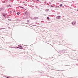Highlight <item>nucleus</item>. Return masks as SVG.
I'll return each instance as SVG.
<instances>
[{
    "mask_svg": "<svg viewBox=\"0 0 78 78\" xmlns=\"http://www.w3.org/2000/svg\"><path fill=\"white\" fill-rule=\"evenodd\" d=\"M50 6H51V7H53V8H54V6H53L51 5H50Z\"/></svg>",
    "mask_w": 78,
    "mask_h": 78,
    "instance_id": "obj_16",
    "label": "nucleus"
},
{
    "mask_svg": "<svg viewBox=\"0 0 78 78\" xmlns=\"http://www.w3.org/2000/svg\"><path fill=\"white\" fill-rule=\"evenodd\" d=\"M9 6H10V7H11V5H9Z\"/></svg>",
    "mask_w": 78,
    "mask_h": 78,
    "instance_id": "obj_27",
    "label": "nucleus"
},
{
    "mask_svg": "<svg viewBox=\"0 0 78 78\" xmlns=\"http://www.w3.org/2000/svg\"><path fill=\"white\" fill-rule=\"evenodd\" d=\"M47 20H50V17L48 16L47 17Z\"/></svg>",
    "mask_w": 78,
    "mask_h": 78,
    "instance_id": "obj_5",
    "label": "nucleus"
},
{
    "mask_svg": "<svg viewBox=\"0 0 78 78\" xmlns=\"http://www.w3.org/2000/svg\"><path fill=\"white\" fill-rule=\"evenodd\" d=\"M4 9H5V8L4 7H2L1 8H0V11H4Z\"/></svg>",
    "mask_w": 78,
    "mask_h": 78,
    "instance_id": "obj_2",
    "label": "nucleus"
},
{
    "mask_svg": "<svg viewBox=\"0 0 78 78\" xmlns=\"http://www.w3.org/2000/svg\"><path fill=\"white\" fill-rule=\"evenodd\" d=\"M12 11L11 10L9 12H10V14H11V12H12Z\"/></svg>",
    "mask_w": 78,
    "mask_h": 78,
    "instance_id": "obj_18",
    "label": "nucleus"
},
{
    "mask_svg": "<svg viewBox=\"0 0 78 78\" xmlns=\"http://www.w3.org/2000/svg\"><path fill=\"white\" fill-rule=\"evenodd\" d=\"M6 3V1H3V3Z\"/></svg>",
    "mask_w": 78,
    "mask_h": 78,
    "instance_id": "obj_17",
    "label": "nucleus"
},
{
    "mask_svg": "<svg viewBox=\"0 0 78 78\" xmlns=\"http://www.w3.org/2000/svg\"><path fill=\"white\" fill-rule=\"evenodd\" d=\"M8 20H9V19Z\"/></svg>",
    "mask_w": 78,
    "mask_h": 78,
    "instance_id": "obj_29",
    "label": "nucleus"
},
{
    "mask_svg": "<svg viewBox=\"0 0 78 78\" xmlns=\"http://www.w3.org/2000/svg\"><path fill=\"white\" fill-rule=\"evenodd\" d=\"M36 2H37V3H39V1H36Z\"/></svg>",
    "mask_w": 78,
    "mask_h": 78,
    "instance_id": "obj_22",
    "label": "nucleus"
},
{
    "mask_svg": "<svg viewBox=\"0 0 78 78\" xmlns=\"http://www.w3.org/2000/svg\"><path fill=\"white\" fill-rule=\"evenodd\" d=\"M62 6H63V5L62 4H61L59 5V6H60V7H62Z\"/></svg>",
    "mask_w": 78,
    "mask_h": 78,
    "instance_id": "obj_7",
    "label": "nucleus"
},
{
    "mask_svg": "<svg viewBox=\"0 0 78 78\" xmlns=\"http://www.w3.org/2000/svg\"><path fill=\"white\" fill-rule=\"evenodd\" d=\"M35 2V1H34L33 2Z\"/></svg>",
    "mask_w": 78,
    "mask_h": 78,
    "instance_id": "obj_28",
    "label": "nucleus"
},
{
    "mask_svg": "<svg viewBox=\"0 0 78 78\" xmlns=\"http://www.w3.org/2000/svg\"><path fill=\"white\" fill-rule=\"evenodd\" d=\"M49 11V9H46L45 10V11Z\"/></svg>",
    "mask_w": 78,
    "mask_h": 78,
    "instance_id": "obj_14",
    "label": "nucleus"
},
{
    "mask_svg": "<svg viewBox=\"0 0 78 78\" xmlns=\"http://www.w3.org/2000/svg\"><path fill=\"white\" fill-rule=\"evenodd\" d=\"M18 47H20V48H23V47H22V46H20V45H18Z\"/></svg>",
    "mask_w": 78,
    "mask_h": 78,
    "instance_id": "obj_6",
    "label": "nucleus"
},
{
    "mask_svg": "<svg viewBox=\"0 0 78 78\" xmlns=\"http://www.w3.org/2000/svg\"><path fill=\"white\" fill-rule=\"evenodd\" d=\"M32 19H33V20H34V18H32Z\"/></svg>",
    "mask_w": 78,
    "mask_h": 78,
    "instance_id": "obj_25",
    "label": "nucleus"
},
{
    "mask_svg": "<svg viewBox=\"0 0 78 78\" xmlns=\"http://www.w3.org/2000/svg\"><path fill=\"white\" fill-rule=\"evenodd\" d=\"M2 16H5V15L6 14H5V13H2Z\"/></svg>",
    "mask_w": 78,
    "mask_h": 78,
    "instance_id": "obj_10",
    "label": "nucleus"
},
{
    "mask_svg": "<svg viewBox=\"0 0 78 78\" xmlns=\"http://www.w3.org/2000/svg\"><path fill=\"white\" fill-rule=\"evenodd\" d=\"M24 16H27V17H28L29 18V17H30V13L29 12L27 11H25L24 12Z\"/></svg>",
    "mask_w": 78,
    "mask_h": 78,
    "instance_id": "obj_1",
    "label": "nucleus"
},
{
    "mask_svg": "<svg viewBox=\"0 0 78 78\" xmlns=\"http://www.w3.org/2000/svg\"><path fill=\"white\" fill-rule=\"evenodd\" d=\"M61 18V16H57V19H59Z\"/></svg>",
    "mask_w": 78,
    "mask_h": 78,
    "instance_id": "obj_3",
    "label": "nucleus"
},
{
    "mask_svg": "<svg viewBox=\"0 0 78 78\" xmlns=\"http://www.w3.org/2000/svg\"><path fill=\"white\" fill-rule=\"evenodd\" d=\"M59 53H60V54H61V51H60Z\"/></svg>",
    "mask_w": 78,
    "mask_h": 78,
    "instance_id": "obj_21",
    "label": "nucleus"
},
{
    "mask_svg": "<svg viewBox=\"0 0 78 78\" xmlns=\"http://www.w3.org/2000/svg\"><path fill=\"white\" fill-rule=\"evenodd\" d=\"M64 51H66V50H64Z\"/></svg>",
    "mask_w": 78,
    "mask_h": 78,
    "instance_id": "obj_26",
    "label": "nucleus"
},
{
    "mask_svg": "<svg viewBox=\"0 0 78 78\" xmlns=\"http://www.w3.org/2000/svg\"><path fill=\"white\" fill-rule=\"evenodd\" d=\"M17 48H19L20 49H21L22 50V49H23V48H20V47H17Z\"/></svg>",
    "mask_w": 78,
    "mask_h": 78,
    "instance_id": "obj_9",
    "label": "nucleus"
},
{
    "mask_svg": "<svg viewBox=\"0 0 78 78\" xmlns=\"http://www.w3.org/2000/svg\"><path fill=\"white\" fill-rule=\"evenodd\" d=\"M64 7V6H63V7Z\"/></svg>",
    "mask_w": 78,
    "mask_h": 78,
    "instance_id": "obj_30",
    "label": "nucleus"
},
{
    "mask_svg": "<svg viewBox=\"0 0 78 78\" xmlns=\"http://www.w3.org/2000/svg\"><path fill=\"white\" fill-rule=\"evenodd\" d=\"M23 9H25V8H24V7H23V8H22Z\"/></svg>",
    "mask_w": 78,
    "mask_h": 78,
    "instance_id": "obj_23",
    "label": "nucleus"
},
{
    "mask_svg": "<svg viewBox=\"0 0 78 78\" xmlns=\"http://www.w3.org/2000/svg\"><path fill=\"white\" fill-rule=\"evenodd\" d=\"M71 24L72 25H74V22H72V23H71Z\"/></svg>",
    "mask_w": 78,
    "mask_h": 78,
    "instance_id": "obj_12",
    "label": "nucleus"
},
{
    "mask_svg": "<svg viewBox=\"0 0 78 78\" xmlns=\"http://www.w3.org/2000/svg\"><path fill=\"white\" fill-rule=\"evenodd\" d=\"M35 19H38V17H34V20H35Z\"/></svg>",
    "mask_w": 78,
    "mask_h": 78,
    "instance_id": "obj_8",
    "label": "nucleus"
},
{
    "mask_svg": "<svg viewBox=\"0 0 78 78\" xmlns=\"http://www.w3.org/2000/svg\"><path fill=\"white\" fill-rule=\"evenodd\" d=\"M76 22H74V25H76Z\"/></svg>",
    "mask_w": 78,
    "mask_h": 78,
    "instance_id": "obj_13",
    "label": "nucleus"
},
{
    "mask_svg": "<svg viewBox=\"0 0 78 78\" xmlns=\"http://www.w3.org/2000/svg\"><path fill=\"white\" fill-rule=\"evenodd\" d=\"M5 18H6V15H4V16H3Z\"/></svg>",
    "mask_w": 78,
    "mask_h": 78,
    "instance_id": "obj_20",
    "label": "nucleus"
},
{
    "mask_svg": "<svg viewBox=\"0 0 78 78\" xmlns=\"http://www.w3.org/2000/svg\"><path fill=\"white\" fill-rule=\"evenodd\" d=\"M32 1H38L39 3H42V2L40 1L39 0H32Z\"/></svg>",
    "mask_w": 78,
    "mask_h": 78,
    "instance_id": "obj_4",
    "label": "nucleus"
},
{
    "mask_svg": "<svg viewBox=\"0 0 78 78\" xmlns=\"http://www.w3.org/2000/svg\"><path fill=\"white\" fill-rule=\"evenodd\" d=\"M49 3L50 4H51V2H49Z\"/></svg>",
    "mask_w": 78,
    "mask_h": 78,
    "instance_id": "obj_24",
    "label": "nucleus"
},
{
    "mask_svg": "<svg viewBox=\"0 0 78 78\" xmlns=\"http://www.w3.org/2000/svg\"><path fill=\"white\" fill-rule=\"evenodd\" d=\"M17 15H19V14H20V12H17Z\"/></svg>",
    "mask_w": 78,
    "mask_h": 78,
    "instance_id": "obj_11",
    "label": "nucleus"
},
{
    "mask_svg": "<svg viewBox=\"0 0 78 78\" xmlns=\"http://www.w3.org/2000/svg\"><path fill=\"white\" fill-rule=\"evenodd\" d=\"M30 22V20H28L27 21V22Z\"/></svg>",
    "mask_w": 78,
    "mask_h": 78,
    "instance_id": "obj_19",
    "label": "nucleus"
},
{
    "mask_svg": "<svg viewBox=\"0 0 78 78\" xmlns=\"http://www.w3.org/2000/svg\"><path fill=\"white\" fill-rule=\"evenodd\" d=\"M77 11H78V10H77Z\"/></svg>",
    "mask_w": 78,
    "mask_h": 78,
    "instance_id": "obj_31",
    "label": "nucleus"
},
{
    "mask_svg": "<svg viewBox=\"0 0 78 78\" xmlns=\"http://www.w3.org/2000/svg\"><path fill=\"white\" fill-rule=\"evenodd\" d=\"M19 7H20V8H23V7H22V6H19Z\"/></svg>",
    "mask_w": 78,
    "mask_h": 78,
    "instance_id": "obj_15",
    "label": "nucleus"
}]
</instances>
